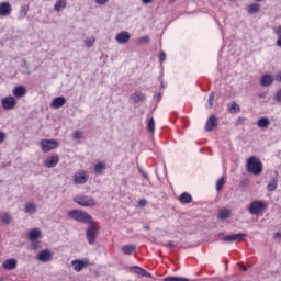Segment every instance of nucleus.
I'll return each instance as SVG.
<instances>
[{"instance_id":"obj_58","label":"nucleus","mask_w":281,"mask_h":281,"mask_svg":"<svg viewBox=\"0 0 281 281\" xmlns=\"http://www.w3.org/2000/svg\"><path fill=\"white\" fill-rule=\"evenodd\" d=\"M161 87H162V89H166V86L164 85V82L161 83Z\"/></svg>"},{"instance_id":"obj_26","label":"nucleus","mask_w":281,"mask_h":281,"mask_svg":"<svg viewBox=\"0 0 281 281\" xmlns=\"http://www.w3.org/2000/svg\"><path fill=\"white\" fill-rule=\"evenodd\" d=\"M0 221L4 225H10V223H12V215H10V213H2L0 215Z\"/></svg>"},{"instance_id":"obj_56","label":"nucleus","mask_w":281,"mask_h":281,"mask_svg":"<svg viewBox=\"0 0 281 281\" xmlns=\"http://www.w3.org/2000/svg\"><path fill=\"white\" fill-rule=\"evenodd\" d=\"M274 238H281V233H276Z\"/></svg>"},{"instance_id":"obj_38","label":"nucleus","mask_w":281,"mask_h":281,"mask_svg":"<svg viewBox=\"0 0 281 281\" xmlns=\"http://www.w3.org/2000/svg\"><path fill=\"white\" fill-rule=\"evenodd\" d=\"M27 12H30V5L24 4L21 7V15L22 16H27Z\"/></svg>"},{"instance_id":"obj_46","label":"nucleus","mask_w":281,"mask_h":281,"mask_svg":"<svg viewBox=\"0 0 281 281\" xmlns=\"http://www.w3.org/2000/svg\"><path fill=\"white\" fill-rule=\"evenodd\" d=\"M139 43H150V37L148 36L140 37Z\"/></svg>"},{"instance_id":"obj_13","label":"nucleus","mask_w":281,"mask_h":281,"mask_svg":"<svg viewBox=\"0 0 281 281\" xmlns=\"http://www.w3.org/2000/svg\"><path fill=\"white\" fill-rule=\"evenodd\" d=\"M58 161H60V157L58 155L49 156L44 162L45 168H56L58 166Z\"/></svg>"},{"instance_id":"obj_52","label":"nucleus","mask_w":281,"mask_h":281,"mask_svg":"<svg viewBox=\"0 0 281 281\" xmlns=\"http://www.w3.org/2000/svg\"><path fill=\"white\" fill-rule=\"evenodd\" d=\"M22 67H24L25 69H29L30 66H27V61L26 60L22 61Z\"/></svg>"},{"instance_id":"obj_25","label":"nucleus","mask_w":281,"mask_h":281,"mask_svg":"<svg viewBox=\"0 0 281 281\" xmlns=\"http://www.w3.org/2000/svg\"><path fill=\"white\" fill-rule=\"evenodd\" d=\"M270 124H271V121H269V119L267 117H260L257 122V126L259 128H267L269 127Z\"/></svg>"},{"instance_id":"obj_30","label":"nucleus","mask_w":281,"mask_h":281,"mask_svg":"<svg viewBox=\"0 0 281 281\" xmlns=\"http://www.w3.org/2000/svg\"><path fill=\"white\" fill-rule=\"evenodd\" d=\"M181 203H192V195L190 193L184 192L180 195Z\"/></svg>"},{"instance_id":"obj_59","label":"nucleus","mask_w":281,"mask_h":281,"mask_svg":"<svg viewBox=\"0 0 281 281\" xmlns=\"http://www.w3.org/2000/svg\"><path fill=\"white\" fill-rule=\"evenodd\" d=\"M243 271H247V267H243Z\"/></svg>"},{"instance_id":"obj_43","label":"nucleus","mask_w":281,"mask_h":281,"mask_svg":"<svg viewBox=\"0 0 281 281\" xmlns=\"http://www.w3.org/2000/svg\"><path fill=\"white\" fill-rule=\"evenodd\" d=\"M94 2L97 3V5H106V3H109V0H94Z\"/></svg>"},{"instance_id":"obj_47","label":"nucleus","mask_w":281,"mask_h":281,"mask_svg":"<svg viewBox=\"0 0 281 281\" xmlns=\"http://www.w3.org/2000/svg\"><path fill=\"white\" fill-rule=\"evenodd\" d=\"M5 142V133L0 131V144H3Z\"/></svg>"},{"instance_id":"obj_19","label":"nucleus","mask_w":281,"mask_h":281,"mask_svg":"<svg viewBox=\"0 0 281 281\" xmlns=\"http://www.w3.org/2000/svg\"><path fill=\"white\" fill-rule=\"evenodd\" d=\"M273 85V76L266 74L260 79L261 87H271Z\"/></svg>"},{"instance_id":"obj_57","label":"nucleus","mask_w":281,"mask_h":281,"mask_svg":"<svg viewBox=\"0 0 281 281\" xmlns=\"http://www.w3.org/2000/svg\"><path fill=\"white\" fill-rule=\"evenodd\" d=\"M142 175H143V177H144L145 179H148V175H147V173L142 172Z\"/></svg>"},{"instance_id":"obj_3","label":"nucleus","mask_w":281,"mask_h":281,"mask_svg":"<svg viewBox=\"0 0 281 281\" xmlns=\"http://www.w3.org/2000/svg\"><path fill=\"white\" fill-rule=\"evenodd\" d=\"M88 225L89 226L86 231V238L89 245H95V238L98 237L99 232L98 223L92 220L90 223H88Z\"/></svg>"},{"instance_id":"obj_17","label":"nucleus","mask_w":281,"mask_h":281,"mask_svg":"<svg viewBox=\"0 0 281 281\" xmlns=\"http://www.w3.org/2000/svg\"><path fill=\"white\" fill-rule=\"evenodd\" d=\"M12 94L14 98H25V95H27V89L24 86H16L13 89Z\"/></svg>"},{"instance_id":"obj_16","label":"nucleus","mask_w":281,"mask_h":281,"mask_svg":"<svg viewBox=\"0 0 281 281\" xmlns=\"http://www.w3.org/2000/svg\"><path fill=\"white\" fill-rule=\"evenodd\" d=\"M37 260H40V262H49L52 260V251H49V249L41 250L37 254Z\"/></svg>"},{"instance_id":"obj_9","label":"nucleus","mask_w":281,"mask_h":281,"mask_svg":"<svg viewBox=\"0 0 281 281\" xmlns=\"http://www.w3.org/2000/svg\"><path fill=\"white\" fill-rule=\"evenodd\" d=\"M87 181H89V175L87 171H80L74 176V182L76 186H85Z\"/></svg>"},{"instance_id":"obj_29","label":"nucleus","mask_w":281,"mask_h":281,"mask_svg":"<svg viewBox=\"0 0 281 281\" xmlns=\"http://www.w3.org/2000/svg\"><path fill=\"white\" fill-rule=\"evenodd\" d=\"M257 12H260V4L254 3L248 7V14H256Z\"/></svg>"},{"instance_id":"obj_7","label":"nucleus","mask_w":281,"mask_h":281,"mask_svg":"<svg viewBox=\"0 0 281 281\" xmlns=\"http://www.w3.org/2000/svg\"><path fill=\"white\" fill-rule=\"evenodd\" d=\"M1 105L4 111H12L16 106V98L9 95L1 100Z\"/></svg>"},{"instance_id":"obj_51","label":"nucleus","mask_w":281,"mask_h":281,"mask_svg":"<svg viewBox=\"0 0 281 281\" xmlns=\"http://www.w3.org/2000/svg\"><path fill=\"white\" fill-rule=\"evenodd\" d=\"M276 45H277V47H281V37H278Z\"/></svg>"},{"instance_id":"obj_22","label":"nucleus","mask_w":281,"mask_h":281,"mask_svg":"<svg viewBox=\"0 0 281 281\" xmlns=\"http://www.w3.org/2000/svg\"><path fill=\"white\" fill-rule=\"evenodd\" d=\"M267 190L268 192H276L278 190V178H273L268 182Z\"/></svg>"},{"instance_id":"obj_42","label":"nucleus","mask_w":281,"mask_h":281,"mask_svg":"<svg viewBox=\"0 0 281 281\" xmlns=\"http://www.w3.org/2000/svg\"><path fill=\"white\" fill-rule=\"evenodd\" d=\"M140 276H143V278H153V274L144 269L142 270Z\"/></svg>"},{"instance_id":"obj_10","label":"nucleus","mask_w":281,"mask_h":281,"mask_svg":"<svg viewBox=\"0 0 281 281\" xmlns=\"http://www.w3.org/2000/svg\"><path fill=\"white\" fill-rule=\"evenodd\" d=\"M115 41L116 43H119V45H126V43L131 41V33H128L127 31H122L116 34Z\"/></svg>"},{"instance_id":"obj_41","label":"nucleus","mask_w":281,"mask_h":281,"mask_svg":"<svg viewBox=\"0 0 281 281\" xmlns=\"http://www.w3.org/2000/svg\"><path fill=\"white\" fill-rule=\"evenodd\" d=\"M138 205L139 207H146L148 205V201H146L145 199H140L138 201Z\"/></svg>"},{"instance_id":"obj_32","label":"nucleus","mask_w":281,"mask_h":281,"mask_svg":"<svg viewBox=\"0 0 281 281\" xmlns=\"http://www.w3.org/2000/svg\"><path fill=\"white\" fill-rule=\"evenodd\" d=\"M228 111L232 113V112H234V113H238V112H240V105H238V103H236V102H232L231 103V106H229V109H228Z\"/></svg>"},{"instance_id":"obj_28","label":"nucleus","mask_w":281,"mask_h":281,"mask_svg":"<svg viewBox=\"0 0 281 281\" xmlns=\"http://www.w3.org/2000/svg\"><path fill=\"white\" fill-rule=\"evenodd\" d=\"M65 8H67V3L63 0H58L54 5V10H56V12H60V10H65Z\"/></svg>"},{"instance_id":"obj_48","label":"nucleus","mask_w":281,"mask_h":281,"mask_svg":"<svg viewBox=\"0 0 281 281\" xmlns=\"http://www.w3.org/2000/svg\"><path fill=\"white\" fill-rule=\"evenodd\" d=\"M159 60H160V63H164V60H166V53L165 52L160 53Z\"/></svg>"},{"instance_id":"obj_40","label":"nucleus","mask_w":281,"mask_h":281,"mask_svg":"<svg viewBox=\"0 0 281 281\" xmlns=\"http://www.w3.org/2000/svg\"><path fill=\"white\" fill-rule=\"evenodd\" d=\"M214 103V92H211L209 95V109H212V104Z\"/></svg>"},{"instance_id":"obj_60","label":"nucleus","mask_w":281,"mask_h":281,"mask_svg":"<svg viewBox=\"0 0 281 281\" xmlns=\"http://www.w3.org/2000/svg\"><path fill=\"white\" fill-rule=\"evenodd\" d=\"M255 1L262 2V1H265V0H255Z\"/></svg>"},{"instance_id":"obj_61","label":"nucleus","mask_w":281,"mask_h":281,"mask_svg":"<svg viewBox=\"0 0 281 281\" xmlns=\"http://www.w3.org/2000/svg\"><path fill=\"white\" fill-rule=\"evenodd\" d=\"M0 281H4L3 279H0Z\"/></svg>"},{"instance_id":"obj_49","label":"nucleus","mask_w":281,"mask_h":281,"mask_svg":"<svg viewBox=\"0 0 281 281\" xmlns=\"http://www.w3.org/2000/svg\"><path fill=\"white\" fill-rule=\"evenodd\" d=\"M154 0H142V3H144L145 5H148L150 3H153Z\"/></svg>"},{"instance_id":"obj_23","label":"nucleus","mask_w":281,"mask_h":281,"mask_svg":"<svg viewBox=\"0 0 281 281\" xmlns=\"http://www.w3.org/2000/svg\"><path fill=\"white\" fill-rule=\"evenodd\" d=\"M137 249V246L135 245H125L121 248V251H123V254H125L126 256H131V254H133V251H135Z\"/></svg>"},{"instance_id":"obj_62","label":"nucleus","mask_w":281,"mask_h":281,"mask_svg":"<svg viewBox=\"0 0 281 281\" xmlns=\"http://www.w3.org/2000/svg\"><path fill=\"white\" fill-rule=\"evenodd\" d=\"M229 1H236V0H229Z\"/></svg>"},{"instance_id":"obj_4","label":"nucleus","mask_w":281,"mask_h":281,"mask_svg":"<svg viewBox=\"0 0 281 281\" xmlns=\"http://www.w3.org/2000/svg\"><path fill=\"white\" fill-rule=\"evenodd\" d=\"M75 203L82 207H93L95 205V199L89 195H78L74 198Z\"/></svg>"},{"instance_id":"obj_11","label":"nucleus","mask_w":281,"mask_h":281,"mask_svg":"<svg viewBox=\"0 0 281 281\" xmlns=\"http://www.w3.org/2000/svg\"><path fill=\"white\" fill-rule=\"evenodd\" d=\"M243 238H247V234L238 233L225 236L222 238L223 243H236V240H243Z\"/></svg>"},{"instance_id":"obj_54","label":"nucleus","mask_w":281,"mask_h":281,"mask_svg":"<svg viewBox=\"0 0 281 281\" xmlns=\"http://www.w3.org/2000/svg\"><path fill=\"white\" fill-rule=\"evenodd\" d=\"M217 238H222V239L225 238V233H218Z\"/></svg>"},{"instance_id":"obj_33","label":"nucleus","mask_w":281,"mask_h":281,"mask_svg":"<svg viewBox=\"0 0 281 281\" xmlns=\"http://www.w3.org/2000/svg\"><path fill=\"white\" fill-rule=\"evenodd\" d=\"M164 281H190V279L183 277H167Z\"/></svg>"},{"instance_id":"obj_1","label":"nucleus","mask_w":281,"mask_h":281,"mask_svg":"<svg viewBox=\"0 0 281 281\" xmlns=\"http://www.w3.org/2000/svg\"><path fill=\"white\" fill-rule=\"evenodd\" d=\"M67 215L72 221H77V223H82L83 225H89L93 221V217L89 213L78 209L69 211Z\"/></svg>"},{"instance_id":"obj_50","label":"nucleus","mask_w":281,"mask_h":281,"mask_svg":"<svg viewBox=\"0 0 281 281\" xmlns=\"http://www.w3.org/2000/svg\"><path fill=\"white\" fill-rule=\"evenodd\" d=\"M167 247H169V249L175 248V243L173 241H168Z\"/></svg>"},{"instance_id":"obj_21","label":"nucleus","mask_w":281,"mask_h":281,"mask_svg":"<svg viewBox=\"0 0 281 281\" xmlns=\"http://www.w3.org/2000/svg\"><path fill=\"white\" fill-rule=\"evenodd\" d=\"M104 170H106V165L104 162H98L94 165V175H103Z\"/></svg>"},{"instance_id":"obj_55","label":"nucleus","mask_w":281,"mask_h":281,"mask_svg":"<svg viewBox=\"0 0 281 281\" xmlns=\"http://www.w3.org/2000/svg\"><path fill=\"white\" fill-rule=\"evenodd\" d=\"M144 229H146V232H150V225H145Z\"/></svg>"},{"instance_id":"obj_8","label":"nucleus","mask_w":281,"mask_h":281,"mask_svg":"<svg viewBox=\"0 0 281 281\" xmlns=\"http://www.w3.org/2000/svg\"><path fill=\"white\" fill-rule=\"evenodd\" d=\"M71 266L74 267V271H77V273H80L85 267H89V260L88 259H76L71 261Z\"/></svg>"},{"instance_id":"obj_2","label":"nucleus","mask_w":281,"mask_h":281,"mask_svg":"<svg viewBox=\"0 0 281 281\" xmlns=\"http://www.w3.org/2000/svg\"><path fill=\"white\" fill-rule=\"evenodd\" d=\"M246 168L247 172H250L251 175L257 177L258 175H262V161H260V159L256 158L255 156H251L247 159Z\"/></svg>"},{"instance_id":"obj_36","label":"nucleus","mask_w":281,"mask_h":281,"mask_svg":"<svg viewBox=\"0 0 281 281\" xmlns=\"http://www.w3.org/2000/svg\"><path fill=\"white\" fill-rule=\"evenodd\" d=\"M86 47H93L95 45V38L93 36L85 40Z\"/></svg>"},{"instance_id":"obj_39","label":"nucleus","mask_w":281,"mask_h":281,"mask_svg":"<svg viewBox=\"0 0 281 281\" xmlns=\"http://www.w3.org/2000/svg\"><path fill=\"white\" fill-rule=\"evenodd\" d=\"M72 139H82V132L77 130L72 133Z\"/></svg>"},{"instance_id":"obj_37","label":"nucleus","mask_w":281,"mask_h":281,"mask_svg":"<svg viewBox=\"0 0 281 281\" xmlns=\"http://www.w3.org/2000/svg\"><path fill=\"white\" fill-rule=\"evenodd\" d=\"M130 270L133 273H136L137 276H142V271L144 270V268L138 267V266H133V267L130 268Z\"/></svg>"},{"instance_id":"obj_27","label":"nucleus","mask_w":281,"mask_h":281,"mask_svg":"<svg viewBox=\"0 0 281 281\" xmlns=\"http://www.w3.org/2000/svg\"><path fill=\"white\" fill-rule=\"evenodd\" d=\"M229 214H232L229 210L223 209L218 213V218H221V221H225L226 218H229Z\"/></svg>"},{"instance_id":"obj_45","label":"nucleus","mask_w":281,"mask_h":281,"mask_svg":"<svg viewBox=\"0 0 281 281\" xmlns=\"http://www.w3.org/2000/svg\"><path fill=\"white\" fill-rule=\"evenodd\" d=\"M274 100L277 102H281V90L277 91L276 94H274Z\"/></svg>"},{"instance_id":"obj_12","label":"nucleus","mask_w":281,"mask_h":281,"mask_svg":"<svg viewBox=\"0 0 281 281\" xmlns=\"http://www.w3.org/2000/svg\"><path fill=\"white\" fill-rule=\"evenodd\" d=\"M218 126V119L216 116L212 115L207 119L206 124H205V131L207 133L214 131Z\"/></svg>"},{"instance_id":"obj_44","label":"nucleus","mask_w":281,"mask_h":281,"mask_svg":"<svg viewBox=\"0 0 281 281\" xmlns=\"http://www.w3.org/2000/svg\"><path fill=\"white\" fill-rule=\"evenodd\" d=\"M273 32L278 35V38H281V26L274 27Z\"/></svg>"},{"instance_id":"obj_6","label":"nucleus","mask_w":281,"mask_h":281,"mask_svg":"<svg viewBox=\"0 0 281 281\" xmlns=\"http://www.w3.org/2000/svg\"><path fill=\"white\" fill-rule=\"evenodd\" d=\"M42 153H49V150H54L58 148V140L56 139H42L40 143Z\"/></svg>"},{"instance_id":"obj_14","label":"nucleus","mask_w":281,"mask_h":281,"mask_svg":"<svg viewBox=\"0 0 281 281\" xmlns=\"http://www.w3.org/2000/svg\"><path fill=\"white\" fill-rule=\"evenodd\" d=\"M12 14V5L10 2L0 3V16H10Z\"/></svg>"},{"instance_id":"obj_35","label":"nucleus","mask_w":281,"mask_h":281,"mask_svg":"<svg viewBox=\"0 0 281 281\" xmlns=\"http://www.w3.org/2000/svg\"><path fill=\"white\" fill-rule=\"evenodd\" d=\"M223 186H225V178H220L216 181V191L221 192V190H223Z\"/></svg>"},{"instance_id":"obj_34","label":"nucleus","mask_w":281,"mask_h":281,"mask_svg":"<svg viewBox=\"0 0 281 281\" xmlns=\"http://www.w3.org/2000/svg\"><path fill=\"white\" fill-rule=\"evenodd\" d=\"M147 128H148L149 133H155V119L154 117H150L148 120Z\"/></svg>"},{"instance_id":"obj_15","label":"nucleus","mask_w":281,"mask_h":281,"mask_svg":"<svg viewBox=\"0 0 281 281\" xmlns=\"http://www.w3.org/2000/svg\"><path fill=\"white\" fill-rule=\"evenodd\" d=\"M146 101V94L136 91L130 97V102H133L134 104H139V102H145Z\"/></svg>"},{"instance_id":"obj_53","label":"nucleus","mask_w":281,"mask_h":281,"mask_svg":"<svg viewBox=\"0 0 281 281\" xmlns=\"http://www.w3.org/2000/svg\"><path fill=\"white\" fill-rule=\"evenodd\" d=\"M156 98H157V102H160V101H161V98H162L161 92H159Z\"/></svg>"},{"instance_id":"obj_31","label":"nucleus","mask_w":281,"mask_h":281,"mask_svg":"<svg viewBox=\"0 0 281 281\" xmlns=\"http://www.w3.org/2000/svg\"><path fill=\"white\" fill-rule=\"evenodd\" d=\"M36 212V205L33 203H29L25 205V214H34Z\"/></svg>"},{"instance_id":"obj_20","label":"nucleus","mask_w":281,"mask_h":281,"mask_svg":"<svg viewBox=\"0 0 281 281\" xmlns=\"http://www.w3.org/2000/svg\"><path fill=\"white\" fill-rule=\"evenodd\" d=\"M3 269H7L8 271H12L13 269H16V259L11 258L5 260L2 263Z\"/></svg>"},{"instance_id":"obj_18","label":"nucleus","mask_w":281,"mask_h":281,"mask_svg":"<svg viewBox=\"0 0 281 281\" xmlns=\"http://www.w3.org/2000/svg\"><path fill=\"white\" fill-rule=\"evenodd\" d=\"M66 102H67V99H65V97H57L50 102V108L61 109V106H65Z\"/></svg>"},{"instance_id":"obj_24","label":"nucleus","mask_w":281,"mask_h":281,"mask_svg":"<svg viewBox=\"0 0 281 281\" xmlns=\"http://www.w3.org/2000/svg\"><path fill=\"white\" fill-rule=\"evenodd\" d=\"M38 238H41V231H38V228H34L29 232L30 240H38Z\"/></svg>"},{"instance_id":"obj_5","label":"nucleus","mask_w":281,"mask_h":281,"mask_svg":"<svg viewBox=\"0 0 281 281\" xmlns=\"http://www.w3.org/2000/svg\"><path fill=\"white\" fill-rule=\"evenodd\" d=\"M267 207V204L262 201H254L252 203L249 204L248 212L249 214L252 215H258L262 214Z\"/></svg>"}]
</instances>
